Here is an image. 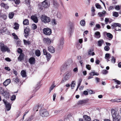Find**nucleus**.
I'll use <instances>...</instances> for the list:
<instances>
[{"label":"nucleus","mask_w":121,"mask_h":121,"mask_svg":"<svg viewBox=\"0 0 121 121\" xmlns=\"http://www.w3.org/2000/svg\"><path fill=\"white\" fill-rule=\"evenodd\" d=\"M65 77H67L68 79H69L72 75V73L70 71H68L66 72L65 74Z\"/></svg>","instance_id":"ddd939ff"},{"label":"nucleus","mask_w":121,"mask_h":121,"mask_svg":"<svg viewBox=\"0 0 121 121\" xmlns=\"http://www.w3.org/2000/svg\"><path fill=\"white\" fill-rule=\"evenodd\" d=\"M12 36L14 37V39H18L17 36L14 33H12Z\"/></svg>","instance_id":"de8ad7c7"},{"label":"nucleus","mask_w":121,"mask_h":121,"mask_svg":"<svg viewBox=\"0 0 121 121\" xmlns=\"http://www.w3.org/2000/svg\"><path fill=\"white\" fill-rule=\"evenodd\" d=\"M115 9L117 10H119L120 9H121V5L119 6L117 5L115 6Z\"/></svg>","instance_id":"a19ab883"},{"label":"nucleus","mask_w":121,"mask_h":121,"mask_svg":"<svg viewBox=\"0 0 121 121\" xmlns=\"http://www.w3.org/2000/svg\"><path fill=\"white\" fill-rule=\"evenodd\" d=\"M95 6L96 7L97 9H102V7L100 5L99 3H96L95 4Z\"/></svg>","instance_id":"58836bf2"},{"label":"nucleus","mask_w":121,"mask_h":121,"mask_svg":"<svg viewBox=\"0 0 121 121\" xmlns=\"http://www.w3.org/2000/svg\"><path fill=\"white\" fill-rule=\"evenodd\" d=\"M41 19L42 22L45 23H48L51 21L50 18L45 14L41 15Z\"/></svg>","instance_id":"7ed1b4c3"},{"label":"nucleus","mask_w":121,"mask_h":121,"mask_svg":"<svg viewBox=\"0 0 121 121\" xmlns=\"http://www.w3.org/2000/svg\"><path fill=\"white\" fill-rule=\"evenodd\" d=\"M83 118L84 121H91L90 117L86 115H84L83 116Z\"/></svg>","instance_id":"f3484780"},{"label":"nucleus","mask_w":121,"mask_h":121,"mask_svg":"<svg viewBox=\"0 0 121 121\" xmlns=\"http://www.w3.org/2000/svg\"><path fill=\"white\" fill-rule=\"evenodd\" d=\"M43 51L44 55L46 56L47 60L48 61H49L52 57L51 55L49 53L47 52L46 50L45 49H43Z\"/></svg>","instance_id":"6e6552de"},{"label":"nucleus","mask_w":121,"mask_h":121,"mask_svg":"<svg viewBox=\"0 0 121 121\" xmlns=\"http://www.w3.org/2000/svg\"><path fill=\"white\" fill-rule=\"evenodd\" d=\"M95 8L93 6H92L91 8V12H95Z\"/></svg>","instance_id":"0e129e2a"},{"label":"nucleus","mask_w":121,"mask_h":121,"mask_svg":"<svg viewBox=\"0 0 121 121\" xmlns=\"http://www.w3.org/2000/svg\"><path fill=\"white\" fill-rule=\"evenodd\" d=\"M32 119V118L31 117H30L28 119H26L24 121H31Z\"/></svg>","instance_id":"69168bd1"},{"label":"nucleus","mask_w":121,"mask_h":121,"mask_svg":"<svg viewBox=\"0 0 121 121\" xmlns=\"http://www.w3.org/2000/svg\"><path fill=\"white\" fill-rule=\"evenodd\" d=\"M7 17L5 14L0 13V18H1L4 20H5L6 19Z\"/></svg>","instance_id":"393cba45"},{"label":"nucleus","mask_w":121,"mask_h":121,"mask_svg":"<svg viewBox=\"0 0 121 121\" xmlns=\"http://www.w3.org/2000/svg\"><path fill=\"white\" fill-rule=\"evenodd\" d=\"M56 86V85H55V82H54L51 86L50 87L49 91V93H50L51 91H52L53 90L54 87Z\"/></svg>","instance_id":"b1692460"},{"label":"nucleus","mask_w":121,"mask_h":121,"mask_svg":"<svg viewBox=\"0 0 121 121\" xmlns=\"http://www.w3.org/2000/svg\"><path fill=\"white\" fill-rule=\"evenodd\" d=\"M111 28L116 31H121V24L118 23H114L111 25Z\"/></svg>","instance_id":"f257e3e1"},{"label":"nucleus","mask_w":121,"mask_h":121,"mask_svg":"<svg viewBox=\"0 0 121 121\" xmlns=\"http://www.w3.org/2000/svg\"><path fill=\"white\" fill-rule=\"evenodd\" d=\"M43 32L44 35H50L52 33L51 29L48 28H44L43 30Z\"/></svg>","instance_id":"423d86ee"},{"label":"nucleus","mask_w":121,"mask_h":121,"mask_svg":"<svg viewBox=\"0 0 121 121\" xmlns=\"http://www.w3.org/2000/svg\"><path fill=\"white\" fill-rule=\"evenodd\" d=\"M4 91L3 88L2 87H0V94H4Z\"/></svg>","instance_id":"c03bdc74"},{"label":"nucleus","mask_w":121,"mask_h":121,"mask_svg":"<svg viewBox=\"0 0 121 121\" xmlns=\"http://www.w3.org/2000/svg\"><path fill=\"white\" fill-rule=\"evenodd\" d=\"M30 31V30L28 27H26L24 30V33L25 36L26 38L29 35V32Z\"/></svg>","instance_id":"9d476101"},{"label":"nucleus","mask_w":121,"mask_h":121,"mask_svg":"<svg viewBox=\"0 0 121 121\" xmlns=\"http://www.w3.org/2000/svg\"><path fill=\"white\" fill-rule=\"evenodd\" d=\"M23 41L24 44L26 45H29L31 44V42L29 40H26L24 39Z\"/></svg>","instance_id":"cd10ccee"},{"label":"nucleus","mask_w":121,"mask_h":121,"mask_svg":"<svg viewBox=\"0 0 121 121\" xmlns=\"http://www.w3.org/2000/svg\"><path fill=\"white\" fill-rule=\"evenodd\" d=\"M111 113L113 119V121L116 120L118 118L119 116H120L119 115L118 111H116L113 109H112L111 110Z\"/></svg>","instance_id":"f03ea898"},{"label":"nucleus","mask_w":121,"mask_h":121,"mask_svg":"<svg viewBox=\"0 0 121 121\" xmlns=\"http://www.w3.org/2000/svg\"><path fill=\"white\" fill-rule=\"evenodd\" d=\"M9 92L6 91H4V94H2L3 96L6 98L9 97Z\"/></svg>","instance_id":"c756f323"},{"label":"nucleus","mask_w":121,"mask_h":121,"mask_svg":"<svg viewBox=\"0 0 121 121\" xmlns=\"http://www.w3.org/2000/svg\"><path fill=\"white\" fill-rule=\"evenodd\" d=\"M88 55L89 56H93L95 55V53L93 52V50L92 49H89L88 52Z\"/></svg>","instance_id":"dca6fc26"},{"label":"nucleus","mask_w":121,"mask_h":121,"mask_svg":"<svg viewBox=\"0 0 121 121\" xmlns=\"http://www.w3.org/2000/svg\"><path fill=\"white\" fill-rule=\"evenodd\" d=\"M13 81L16 83H17L19 82L20 80L18 78L16 77L13 78Z\"/></svg>","instance_id":"bb28decb"},{"label":"nucleus","mask_w":121,"mask_h":121,"mask_svg":"<svg viewBox=\"0 0 121 121\" xmlns=\"http://www.w3.org/2000/svg\"><path fill=\"white\" fill-rule=\"evenodd\" d=\"M112 59L111 60V61L112 63H115L116 62V59L114 58L113 56H112Z\"/></svg>","instance_id":"6e6d98bb"},{"label":"nucleus","mask_w":121,"mask_h":121,"mask_svg":"<svg viewBox=\"0 0 121 121\" xmlns=\"http://www.w3.org/2000/svg\"><path fill=\"white\" fill-rule=\"evenodd\" d=\"M3 101L5 105L6 110L7 111L10 110L11 108V107L10 104L8 103V102L5 99H3Z\"/></svg>","instance_id":"0eeeda50"},{"label":"nucleus","mask_w":121,"mask_h":121,"mask_svg":"<svg viewBox=\"0 0 121 121\" xmlns=\"http://www.w3.org/2000/svg\"><path fill=\"white\" fill-rule=\"evenodd\" d=\"M75 85V81H73L72 82L71 84V87L72 89H73L74 87V85Z\"/></svg>","instance_id":"79ce46f5"},{"label":"nucleus","mask_w":121,"mask_h":121,"mask_svg":"<svg viewBox=\"0 0 121 121\" xmlns=\"http://www.w3.org/2000/svg\"><path fill=\"white\" fill-rule=\"evenodd\" d=\"M17 52L19 53H22V50L20 48H19L18 49Z\"/></svg>","instance_id":"13d9d810"},{"label":"nucleus","mask_w":121,"mask_h":121,"mask_svg":"<svg viewBox=\"0 0 121 121\" xmlns=\"http://www.w3.org/2000/svg\"><path fill=\"white\" fill-rule=\"evenodd\" d=\"M110 54L108 53H106L105 55V58L106 60H107L108 59H109L110 58Z\"/></svg>","instance_id":"49530a36"},{"label":"nucleus","mask_w":121,"mask_h":121,"mask_svg":"<svg viewBox=\"0 0 121 121\" xmlns=\"http://www.w3.org/2000/svg\"><path fill=\"white\" fill-rule=\"evenodd\" d=\"M107 36L108 37L110 38L111 40L113 38V35L110 33H107Z\"/></svg>","instance_id":"473e14b6"},{"label":"nucleus","mask_w":121,"mask_h":121,"mask_svg":"<svg viewBox=\"0 0 121 121\" xmlns=\"http://www.w3.org/2000/svg\"><path fill=\"white\" fill-rule=\"evenodd\" d=\"M39 108V106H36L34 108V110L35 111L36 110V111L38 110V109Z\"/></svg>","instance_id":"4d7b16f0"},{"label":"nucleus","mask_w":121,"mask_h":121,"mask_svg":"<svg viewBox=\"0 0 121 121\" xmlns=\"http://www.w3.org/2000/svg\"><path fill=\"white\" fill-rule=\"evenodd\" d=\"M15 2V3L16 4H18L20 3V0H13Z\"/></svg>","instance_id":"bf43d9fd"},{"label":"nucleus","mask_w":121,"mask_h":121,"mask_svg":"<svg viewBox=\"0 0 121 121\" xmlns=\"http://www.w3.org/2000/svg\"><path fill=\"white\" fill-rule=\"evenodd\" d=\"M104 43V41L103 39L99 40L98 41V46L99 47H101Z\"/></svg>","instance_id":"5701e85b"},{"label":"nucleus","mask_w":121,"mask_h":121,"mask_svg":"<svg viewBox=\"0 0 121 121\" xmlns=\"http://www.w3.org/2000/svg\"><path fill=\"white\" fill-rule=\"evenodd\" d=\"M114 9L113 6H110L108 8V9L109 11L112 10Z\"/></svg>","instance_id":"338daca9"},{"label":"nucleus","mask_w":121,"mask_h":121,"mask_svg":"<svg viewBox=\"0 0 121 121\" xmlns=\"http://www.w3.org/2000/svg\"><path fill=\"white\" fill-rule=\"evenodd\" d=\"M68 80V78L65 77L63 78L61 81V82L62 83H64L66 81H67Z\"/></svg>","instance_id":"a18cd8bd"},{"label":"nucleus","mask_w":121,"mask_h":121,"mask_svg":"<svg viewBox=\"0 0 121 121\" xmlns=\"http://www.w3.org/2000/svg\"><path fill=\"white\" fill-rule=\"evenodd\" d=\"M48 50L51 53H53L55 52V49L52 46H50L48 47Z\"/></svg>","instance_id":"f8f14e48"},{"label":"nucleus","mask_w":121,"mask_h":121,"mask_svg":"<svg viewBox=\"0 0 121 121\" xmlns=\"http://www.w3.org/2000/svg\"><path fill=\"white\" fill-rule=\"evenodd\" d=\"M32 27L34 29H35L37 28V26L35 24H34L32 25Z\"/></svg>","instance_id":"680f3d73"},{"label":"nucleus","mask_w":121,"mask_h":121,"mask_svg":"<svg viewBox=\"0 0 121 121\" xmlns=\"http://www.w3.org/2000/svg\"><path fill=\"white\" fill-rule=\"evenodd\" d=\"M15 26L13 27L14 29L15 30H17L19 29V25L16 23H15L14 24Z\"/></svg>","instance_id":"c9c22d12"},{"label":"nucleus","mask_w":121,"mask_h":121,"mask_svg":"<svg viewBox=\"0 0 121 121\" xmlns=\"http://www.w3.org/2000/svg\"><path fill=\"white\" fill-rule=\"evenodd\" d=\"M113 80H114L115 82H116L117 84H120V83H121V82H120V81L116 80V79H113Z\"/></svg>","instance_id":"5fc2aeb1"},{"label":"nucleus","mask_w":121,"mask_h":121,"mask_svg":"<svg viewBox=\"0 0 121 121\" xmlns=\"http://www.w3.org/2000/svg\"><path fill=\"white\" fill-rule=\"evenodd\" d=\"M104 49L106 51H108L110 49V48L108 46H106L104 47Z\"/></svg>","instance_id":"8fccbe9b"},{"label":"nucleus","mask_w":121,"mask_h":121,"mask_svg":"<svg viewBox=\"0 0 121 121\" xmlns=\"http://www.w3.org/2000/svg\"><path fill=\"white\" fill-rule=\"evenodd\" d=\"M83 94L85 95H88V92L87 91H83Z\"/></svg>","instance_id":"774afa93"},{"label":"nucleus","mask_w":121,"mask_h":121,"mask_svg":"<svg viewBox=\"0 0 121 121\" xmlns=\"http://www.w3.org/2000/svg\"><path fill=\"white\" fill-rule=\"evenodd\" d=\"M21 74L23 77H25L26 76V73L25 71L24 70H22L21 72Z\"/></svg>","instance_id":"7c9ffc66"},{"label":"nucleus","mask_w":121,"mask_h":121,"mask_svg":"<svg viewBox=\"0 0 121 121\" xmlns=\"http://www.w3.org/2000/svg\"><path fill=\"white\" fill-rule=\"evenodd\" d=\"M112 16L116 17H117L119 16L118 13L114 11L112 12Z\"/></svg>","instance_id":"2f4dec72"},{"label":"nucleus","mask_w":121,"mask_h":121,"mask_svg":"<svg viewBox=\"0 0 121 121\" xmlns=\"http://www.w3.org/2000/svg\"><path fill=\"white\" fill-rule=\"evenodd\" d=\"M86 103V101L85 100H80L78 102V104L83 105Z\"/></svg>","instance_id":"a878e982"},{"label":"nucleus","mask_w":121,"mask_h":121,"mask_svg":"<svg viewBox=\"0 0 121 121\" xmlns=\"http://www.w3.org/2000/svg\"><path fill=\"white\" fill-rule=\"evenodd\" d=\"M31 18L35 23H36L38 22V18L36 16H31Z\"/></svg>","instance_id":"aec40b11"},{"label":"nucleus","mask_w":121,"mask_h":121,"mask_svg":"<svg viewBox=\"0 0 121 121\" xmlns=\"http://www.w3.org/2000/svg\"><path fill=\"white\" fill-rule=\"evenodd\" d=\"M53 5L56 6H57L58 5V4L56 1L53 0Z\"/></svg>","instance_id":"864d4df0"},{"label":"nucleus","mask_w":121,"mask_h":121,"mask_svg":"<svg viewBox=\"0 0 121 121\" xmlns=\"http://www.w3.org/2000/svg\"><path fill=\"white\" fill-rule=\"evenodd\" d=\"M60 111L61 110H54V113L55 115H56L59 113Z\"/></svg>","instance_id":"37998d69"},{"label":"nucleus","mask_w":121,"mask_h":121,"mask_svg":"<svg viewBox=\"0 0 121 121\" xmlns=\"http://www.w3.org/2000/svg\"><path fill=\"white\" fill-rule=\"evenodd\" d=\"M108 71L106 70H104L102 71V73L103 74H106L108 73Z\"/></svg>","instance_id":"3c124183"},{"label":"nucleus","mask_w":121,"mask_h":121,"mask_svg":"<svg viewBox=\"0 0 121 121\" xmlns=\"http://www.w3.org/2000/svg\"><path fill=\"white\" fill-rule=\"evenodd\" d=\"M57 16L58 18H60L62 17V14L60 13H58L57 14Z\"/></svg>","instance_id":"603ef678"},{"label":"nucleus","mask_w":121,"mask_h":121,"mask_svg":"<svg viewBox=\"0 0 121 121\" xmlns=\"http://www.w3.org/2000/svg\"><path fill=\"white\" fill-rule=\"evenodd\" d=\"M86 68L88 70H90L91 69V66L89 65H86Z\"/></svg>","instance_id":"052dcab7"},{"label":"nucleus","mask_w":121,"mask_h":121,"mask_svg":"<svg viewBox=\"0 0 121 121\" xmlns=\"http://www.w3.org/2000/svg\"><path fill=\"white\" fill-rule=\"evenodd\" d=\"M0 48L1 51L2 52H4L6 51L8 52H10V51L9 48L5 46L3 43H0Z\"/></svg>","instance_id":"20e7f679"},{"label":"nucleus","mask_w":121,"mask_h":121,"mask_svg":"<svg viewBox=\"0 0 121 121\" xmlns=\"http://www.w3.org/2000/svg\"><path fill=\"white\" fill-rule=\"evenodd\" d=\"M14 15V13L13 12H10L9 13V18L12 19L13 18Z\"/></svg>","instance_id":"72a5a7b5"},{"label":"nucleus","mask_w":121,"mask_h":121,"mask_svg":"<svg viewBox=\"0 0 121 121\" xmlns=\"http://www.w3.org/2000/svg\"><path fill=\"white\" fill-rule=\"evenodd\" d=\"M29 62L31 64H34L35 62V59L33 57H30L29 59Z\"/></svg>","instance_id":"a211bd4d"},{"label":"nucleus","mask_w":121,"mask_h":121,"mask_svg":"<svg viewBox=\"0 0 121 121\" xmlns=\"http://www.w3.org/2000/svg\"><path fill=\"white\" fill-rule=\"evenodd\" d=\"M106 12L105 11H103V12H99L98 13V15H99L100 17H102L103 16H104Z\"/></svg>","instance_id":"6ab92c4d"},{"label":"nucleus","mask_w":121,"mask_h":121,"mask_svg":"<svg viewBox=\"0 0 121 121\" xmlns=\"http://www.w3.org/2000/svg\"><path fill=\"white\" fill-rule=\"evenodd\" d=\"M40 83L37 84L34 90L35 92H36L37 90L39 89L40 88Z\"/></svg>","instance_id":"e433bc0d"},{"label":"nucleus","mask_w":121,"mask_h":121,"mask_svg":"<svg viewBox=\"0 0 121 121\" xmlns=\"http://www.w3.org/2000/svg\"><path fill=\"white\" fill-rule=\"evenodd\" d=\"M64 44V39L63 38H62L59 40L58 45L60 48H62V45H63Z\"/></svg>","instance_id":"4468645a"},{"label":"nucleus","mask_w":121,"mask_h":121,"mask_svg":"<svg viewBox=\"0 0 121 121\" xmlns=\"http://www.w3.org/2000/svg\"><path fill=\"white\" fill-rule=\"evenodd\" d=\"M35 54L37 56H39L40 55L41 53L40 51L37 49L35 51Z\"/></svg>","instance_id":"c85d7f7f"},{"label":"nucleus","mask_w":121,"mask_h":121,"mask_svg":"<svg viewBox=\"0 0 121 121\" xmlns=\"http://www.w3.org/2000/svg\"><path fill=\"white\" fill-rule=\"evenodd\" d=\"M94 37L97 39H99L101 37V35L100 32L99 31L95 32L94 35Z\"/></svg>","instance_id":"2eb2a0df"},{"label":"nucleus","mask_w":121,"mask_h":121,"mask_svg":"<svg viewBox=\"0 0 121 121\" xmlns=\"http://www.w3.org/2000/svg\"><path fill=\"white\" fill-rule=\"evenodd\" d=\"M81 25L83 26H85V22L84 20H82L80 22Z\"/></svg>","instance_id":"ea45409f"},{"label":"nucleus","mask_w":121,"mask_h":121,"mask_svg":"<svg viewBox=\"0 0 121 121\" xmlns=\"http://www.w3.org/2000/svg\"><path fill=\"white\" fill-rule=\"evenodd\" d=\"M42 5L45 8H47L50 6V4L48 3L47 0H45L42 3Z\"/></svg>","instance_id":"1a4fd4ad"},{"label":"nucleus","mask_w":121,"mask_h":121,"mask_svg":"<svg viewBox=\"0 0 121 121\" xmlns=\"http://www.w3.org/2000/svg\"><path fill=\"white\" fill-rule=\"evenodd\" d=\"M23 23L24 25H27L29 24L28 20L27 19H25L23 22Z\"/></svg>","instance_id":"f704fd0d"},{"label":"nucleus","mask_w":121,"mask_h":121,"mask_svg":"<svg viewBox=\"0 0 121 121\" xmlns=\"http://www.w3.org/2000/svg\"><path fill=\"white\" fill-rule=\"evenodd\" d=\"M44 42L46 44L49 45L51 42V40L48 38H44L43 39Z\"/></svg>","instance_id":"9b49d317"},{"label":"nucleus","mask_w":121,"mask_h":121,"mask_svg":"<svg viewBox=\"0 0 121 121\" xmlns=\"http://www.w3.org/2000/svg\"><path fill=\"white\" fill-rule=\"evenodd\" d=\"M24 56V55L23 53H21L18 58V60L21 61L22 60H23Z\"/></svg>","instance_id":"412c9836"},{"label":"nucleus","mask_w":121,"mask_h":121,"mask_svg":"<svg viewBox=\"0 0 121 121\" xmlns=\"http://www.w3.org/2000/svg\"><path fill=\"white\" fill-rule=\"evenodd\" d=\"M10 83V79H6L3 83L4 85L6 86Z\"/></svg>","instance_id":"4be33fe9"},{"label":"nucleus","mask_w":121,"mask_h":121,"mask_svg":"<svg viewBox=\"0 0 121 121\" xmlns=\"http://www.w3.org/2000/svg\"><path fill=\"white\" fill-rule=\"evenodd\" d=\"M51 22L53 25H55L57 24L56 22V20L55 19H52L51 20Z\"/></svg>","instance_id":"4c0bfd02"},{"label":"nucleus","mask_w":121,"mask_h":121,"mask_svg":"<svg viewBox=\"0 0 121 121\" xmlns=\"http://www.w3.org/2000/svg\"><path fill=\"white\" fill-rule=\"evenodd\" d=\"M39 112L40 115L43 117H47L49 116V113L46 109H41L39 110Z\"/></svg>","instance_id":"39448f33"},{"label":"nucleus","mask_w":121,"mask_h":121,"mask_svg":"<svg viewBox=\"0 0 121 121\" xmlns=\"http://www.w3.org/2000/svg\"><path fill=\"white\" fill-rule=\"evenodd\" d=\"M100 62L99 60L97 59H96L95 61V63L97 65L99 64Z\"/></svg>","instance_id":"e2e57ef3"},{"label":"nucleus","mask_w":121,"mask_h":121,"mask_svg":"<svg viewBox=\"0 0 121 121\" xmlns=\"http://www.w3.org/2000/svg\"><path fill=\"white\" fill-rule=\"evenodd\" d=\"M16 98V96L14 95H13L11 97V100L12 101L14 100Z\"/></svg>","instance_id":"09e8293b"}]
</instances>
